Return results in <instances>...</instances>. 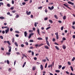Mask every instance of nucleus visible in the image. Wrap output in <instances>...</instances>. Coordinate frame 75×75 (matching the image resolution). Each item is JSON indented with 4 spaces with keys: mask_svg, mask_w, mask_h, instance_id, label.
I'll return each instance as SVG.
<instances>
[{
    "mask_svg": "<svg viewBox=\"0 0 75 75\" xmlns=\"http://www.w3.org/2000/svg\"><path fill=\"white\" fill-rule=\"evenodd\" d=\"M68 3L69 4H71V5H74V3H72V2L71 1H69L68 2Z\"/></svg>",
    "mask_w": 75,
    "mask_h": 75,
    "instance_id": "obj_1",
    "label": "nucleus"
},
{
    "mask_svg": "<svg viewBox=\"0 0 75 75\" xmlns=\"http://www.w3.org/2000/svg\"><path fill=\"white\" fill-rule=\"evenodd\" d=\"M9 31V28H8L7 30H5L6 34H7Z\"/></svg>",
    "mask_w": 75,
    "mask_h": 75,
    "instance_id": "obj_2",
    "label": "nucleus"
},
{
    "mask_svg": "<svg viewBox=\"0 0 75 75\" xmlns=\"http://www.w3.org/2000/svg\"><path fill=\"white\" fill-rule=\"evenodd\" d=\"M64 6L66 7H67V8H69V9H71V8H69V7H68L69 6L68 5H66L65 4H64Z\"/></svg>",
    "mask_w": 75,
    "mask_h": 75,
    "instance_id": "obj_3",
    "label": "nucleus"
},
{
    "mask_svg": "<svg viewBox=\"0 0 75 75\" xmlns=\"http://www.w3.org/2000/svg\"><path fill=\"white\" fill-rule=\"evenodd\" d=\"M26 13L27 15H30V14H31V12L30 11L28 12V11H27L26 12Z\"/></svg>",
    "mask_w": 75,
    "mask_h": 75,
    "instance_id": "obj_4",
    "label": "nucleus"
},
{
    "mask_svg": "<svg viewBox=\"0 0 75 75\" xmlns=\"http://www.w3.org/2000/svg\"><path fill=\"white\" fill-rule=\"evenodd\" d=\"M46 44L49 47H50V43H49V42L48 41H46Z\"/></svg>",
    "mask_w": 75,
    "mask_h": 75,
    "instance_id": "obj_5",
    "label": "nucleus"
},
{
    "mask_svg": "<svg viewBox=\"0 0 75 75\" xmlns=\"http://www.w3.org/2000/svg\"><path fill=\"white\" fill-rule=\"evenodd\" d=\"M40 68L41 70H42L43 69V66L42 64L40 65Z\"/></svg>",
    "mask_w": 75,
    "mask_h": 75,
    "instance_id": "obj_6",
    "label": "nucleus"
},
{
    "mask_svg": "<svg viewBox=\"0 0 75 75\" xmlns=\"http://www.w3.org/2000/svg\"><path fill=\"white\" fill-rule=\"evenodd\" d=\"M62 47H63V49H65V48H66V46H65V45H62Z\"/></svg>",
    "mask_w": 75,
    "mask_h": 75,
    "instance_id": "obj_7",
    "label": "nucleus"
},
{
    "mask_svg": "<svg viewBox=\"0 0 75 75\" xmlns=\"http://www.w3.org/2000/svg\"><path fill=\"white\" fill-rule=\"evenodd\" d=\"M37 39L38 40H43L42 38H38Z\"/></svg>",
    "mask_w": 75,
    "mask_h": 75,
    "instance_id": "obj_8",
    "label": "nucleus"
},
{
    "mask_svg": "<svg viewBox=\"0 0 75 75\" xmlns=\"http://www.w3.org/2000/svg\"><path fill=\"white\" fill-rule=\"evenodd\" d=\"M24 34H25V37H26L27 36V32L26 31L25 32Z\"/></svg>",
    "mask_w": 75,
    "mask_h": 75,
    "instance_id": "obj_9",
    "label": "nucleus"
},
{
    "mask_svg": "<svg viewBox=\"0 0 75 75\" xmlns=\"http://www.w3.org/2000/svg\"><path fill=\"white\" fill-rule=\"evenodd\" d=\"M37 24H38V22H36L35 23V27H37Z\"/></svg>",
    "mask_w": 75,
    "mask_h": 75,
    "instance_id": "obj_10",
    "label": "nucleus"
},
{
    "mask_svg": "<svg viewBox=\"0 0 75 75\" xmlns=\"http://www.w3.org/2000/svg\"><path fill=\"white\" fill-rule=\"evenodd\" d=\"M45 48H46V49H49V47H48V46H45Z\"/></svg>",
    "mask_w": 75,
    "mask_h": 75,
    "instance_id": "obj_11",
    "label": "nucleus"
},
{
    "mask_svg": "<svg viewBox=\"0 0 75 75\" xmlns=\"http://www.w3.org/2000/svg\"><path fill=\"white\" fill-rule=\"evenodd\" d=\"M25 64H26V62H25L24 64L23 65V68H24V66H25Z\"/></svg>",
    "mask_w": 75,
    "mask_h": 75,
    "instance_id": "obj_12",
    "label": "nucleus"
},
{
    "mask_svg": "<svg viewBox=\"0 0 75 75\" xmlns=\"http://www.w3.org/2000/svg\"><path fill=\"white\" fill-rule=\"evenodd\" d=\"M70 68H71V70L72 71H74V69L73 68V67L72 66H71Z\"/></svg>",
    "mask_w": 75,
    "mask_h": 75,
    "instance_id": "obj_13",
    "label": "nucleus"
},
{
    "mask_svg": "<svg viewBox=\"0 0 75 75\" xmlns=\"http://www.w3.org/2000/svg\"><path fill=\"white\" fill-rule=\"evenodd\" d=\"M15 44L16 45L17 47H18V44L17 43V42H15Z\"/></svg>",
    "mask_w": 75,
    "mask_h": 75,
    "instance_id": "obj_14",
    "label": "nucleus"
},
{
    "mask_svg": "<svg viewBox=\"0 0 75 75\" xmlns=\"http://www.w3.org/2000/svg\"><path fill=\"white\" fill-rule=\"evenodd\" d=\"M67 18V17H66V16H65L63 17V20H65Z\"/></svg>",
    "mask_w": 75,
    "mask_h": 75,
    "instance_id": "obj_15",
    "label": "nucleus"
},
{
    "mask_svg": "<svg viewBox=\"0 0 75 75\" xmlns=\"http://www.w3.org/2000/svg\"><path fill=\"white\" fill-rule=\"evenodd\" d=\"M55 47L56 49H57L58 50H59V48H58V46H55Z\"/></svg>",
    "mask_w": 75,
    "mask_h": 75,
    "instance_id": "obj_16",
    "label": "nucleus"
},
{
    "mask_svg": "<svg viewBox=\"0 0 75 75\" xmlns=\"http://www.w3.org/2000/svg\"><path fill=\"white\" fill-rule=\"evenodd\" d=\"M54 17L55 18H56V19H58V16H57V15H54Z\"/></svg>",
    "mask_w": 75,
    "mask_h": 75,
    "instance_id": "obj_17",
    "label": "nucleus"
},
{
    "mask_svg": "<svg viewBox=\"0 0 75 75\" xmlns=\"http://www.w3.org/2000/svg\"><path fill=\"white\" fill-rule=\"evenodd\" d=\"M7 62L8 64H10V62L8 60H7Z\"/></svg>",
    "mask_w": 75,
    "mask_h": 75,
    "instance_id": "obj_18",
    "label": "nucleus"
},
{
    "mask_svg": "<svg viewBox=\"0 0 75 75\" xmlns=\"http://www.w3.org/2000/svg\"><path fill=\"white\" fill-rule=\"evenodd\" d=\"M29 33H33V30H29Z\"/></svg>",
    "mask_w": 75,
    "mask_h": 75,
    "instance_id": "obj_19",
    "label": "nucleus"
},
{
    "mask_svg": "<svg viewBox=\"0 0 75 75\" xmlns=\"http://www.w3.org/2000/svg\"><path fill=\"white\" fill-rule=\"evenodd\" d=\"M55 72H56L59 73L60 72V71L59 70H55Z\"/></svg>",
    "mask_w": 75,
    "mask_h": 75,
    "instance_id": "obj_20",
    "label": "nucleus"
},
{
    "mask_svg": "<svg viewBox=\"0 0 75 75\" xmlns=\"http://www.w3.org/2000/svg\"><path fill=\"white\" fill-rule=\"evenodd\" d=\"M20 17V16H19V15H17L16 16V18H18V17Z\"/></svg>",
    "mask_w": 75,
    "mask_h": 75,
    "instance_id": "obj_21",
    "label": "nucleus"
},
{
    "mask_svg": "<svg viewBox=\"0 0 75 75\" xmlns=\"http://www.w3.org/2000/svg\"><path fill=\"white\" fill-rule=\"evenodd\" d=\"M62 65H60L58 67V69H60V68H62Z\"/></svg>",
    "mask_w": 75,
    "mask_h": 75,
    "instance_id": "obj_22",
    "label": "nucleus"
},
{
    "mask_svg": "<svg viewBox=\"0 0 75 75\" xmlns=\"http://www.w3.org/2000/svg\"><path fill=\"white\" fill-rule=\"evenodd\" d=\"M6 54H7V55H10L11 53H10V52H7L6 53Z\"/></svg>",
    "mask_w": 75,
    "mask_h": 75,
    "instance_id": "obj_23",
    "label": "nucleus"
},
{
    "mask_svg": "<svg viewBox=\"0 0 75 75\" xmlns=\"http://www.w3.org/2000/svg\"><path fill=\"white\" fill-rule=\"evenodd\" d=\"M50 28H51V27H50V26L47 28L46 29V30H48L49 29H50Z\"/></svg>",
    "mask_w": 75,
    "mask_h": 75,
    "instance_id": "obj_24",
    "label": "nucleus"
},
{
    "mask_svg": "<svg viewBox=\"0 0 75 75\" xmlns=\"http://www.w3.org/2000/svg\"><path fill=\"white\" fill-rule=\"evenodd\" d=\"M7 43H8V44H9V45H11V43H10V41H7Z\"/></svg>",
    "mask_w": 75,
    "mask_h": 75,
    "instance_id": "obj_25",
    "label": "nucleus"
},
{
    "mask_svg": "<svg viewBox=\"0 0 75 75\" xmlns=\"http://www.w3.org/2000/svg\"><path fill=\"white\" fill-rule=\"evenodd\" d=\"M45 38L46 41H48V37H46Z\"/></svg>",
    "mask_w": 75,
    "mask_h": 75,
    "instance_id": "obj_26",
    "label": "nucleus"
},
{
    "mask_svg": "<svg viewBox=\"0 0 75 75\" xmlns=\"http://www.w3.org/2000/svg\"><path fill=\"white\" fill-rule=\"evenodd\" d=\"M0 18L1 19H4V17H3V16L1 17H0Z\"/></svg>",
    "mask_w": 75,
    "mask_h": 75,
    "instance_id": "obj_27",
    "label": "nucleus"
},
{
    "mask_svg": "<svg viewBox=\"0 0 75 75\" xmlns=\"http://www.w3.org/2000/svg\"><path fill=\"white\" fill-rule=\"evenodd\" d=\"M8 71H9V72H11V69H8Z\"/></svg>",
    "mask_w": 75,
    "mask_h": 75,
    "instance_id": "obj_28",
    "label": "nucleus"
},
{
    "mask_svg": "<svg viewBox=\"0 0 75 75\" xmlns=\"http://www.w3.org/2000/svg\"><path fill=\"white\" fill-rule=\"evenodd\" d=\"M44 44L43 43L39 45V47H41V46H42V45H44Z\"/></svg>",
    "mask_w": 75,
    "mask_h": 75,
    "instance_id": "obj_29",
    "label": "nucleus"
},
{
    "mask_svg": "<svg viewBox=\"0 0 75 75\" xmlns=\"http://www.w3.org/2000/svg\"><path fill=\"white\" fill-rule=\"evenodd\" d=\"M11 10H14V7H11V8H10Z\"/></svg>",
    "mask_w": 75,
    "mask_h": 75,
    "instance_id": "obj_30",
    "label": "nucleus"
},
{
    "mask_svg": "<svg viewBox=\"0 0 75 75\" xmlns=\"http://www.w3.org/2000/svg\"><path fill=\"white\" fill-rule=\"evenodd\" d=\"M75 57H73V59H72V61H74V60H75Z\"/></svg>",
    "mask_w": 75,
    "mask_h": 75,
    "instance_id": "obj_31",
    "label": "nucleus"
},
{
    "mask_svg": "<svg viewBox=\"0 0 75 75\" xmlns=\"http://www.w3.org/2000/svg\"><path fill=\"white\" fill-rule=\"evenodd\" d=\"M16 12V10H13L12 11V13H14Z\"/></svg>",
    "mask_w": 75,
    "mask_h": 75,
    "instance_id": "obj_32",
    "label": "nucleus"
},
{
    "mask_svg": "<svg viewBox=\"0 0 75 75\" xmlns=\"http://www.w3.org/2000/svg\"><path fill=\"white\" fill-rule=\"evenodd\" d=\"M42 6H41L38 8V9H42Z\"/></svg>",
    "mask_w": 75,
    "mask_h": 75,
    "instance_id": "obj_33",
    "label": "nucleus"
},
{
    "mask_svg": "<svg viewBox=\"0 0 75 75\" xmlns=\"http://www.w3.org/2000/svg\"><path fill=\"white\" fill-rule=\"evenodd\" d=\"M7 6H8V7H10V4H7Z\"/></svg>",
    "mask_w": 75,
    "mask_h": 75,
    "instance_id": "obj_34",
    "label": "nucleus"
},
{
    "mask_svg": "<svg viewBox=\"0 0 75 75\" xmlns=\"http://www.w3.org/2000/svg\"><path fill=\"white\" fill-rule=\"evenodd\" d=\"M30 42H34V40H30Z\"/></svg>",
    "mask_w": 75,
    "mask_h": 75,
    "instance_id": "obj_35",
    "label": "nucleus"
},
{
    "mask_svg": "<svg viewBox=\"0 0 75 75\" xmlns=\"http://www.w3.org/2000/svg\"><path fill=\"white\" fill-rule=\"evenodd\" d=\"M35 69V67H33V71H34Z\"/></svg>",
    "mask_w": 75,
    "mask_h": 75,
    "instance_id": "obj_36",
    "label": "nucleus"
},
{
    "mask_svg": "<svg viewBox=\"0 0 75 75\" xmlns=\"http://www.w3.org/2000/svg\"><path fill=\"white\" fill-rule=\"evenodd\" d=\"M14 41H15V40H14V38H13L12 42H14Z\"/></svg>",
    "mask_w": 75,
    "mask_h": 75,
    "instance_id": "obj_37",
    "label": "nucleus"
},
{
    "mask_svg": "<svg viewBox=\"0 0 75 75\" xmlns=\"http://www.w3.org/2000/svg\"><path fill=\"white\" fill-rule=\"evenodd\" d=\"M12 4H14V0H13L12 1Z\"/></svg>",
    "mask_w": 75,
    "mask_h": 75,
    "instance_id": "obj_38",
    "label": "nucleus"
},
{
    "mask_svg": "<svg viewBox=\"0 0 75 75\" xmlns=\"http://www.w3.org/2000/svg\"><path fill=\"white\" fill-rule=\"evenodd\" d=\"M33 48H34V47L33 46H31L30 48V49H33Z\"/></svg>",
    "mask_w": 75,
    "mask_h": 75,
    "instance_id": "obj_39",
    "label": "nucleus"
},
{
    "mask_svg": "<svg viewBox=\"0 0 75 75\" xmlns=\"http://www.w3.org/2000/svg\"><path fill=\"white\" fill-rule=\"evenodd\" d=\"M65 68V67L64 66L62 68V69H64Z\"/></svg>",
    "mask_w": 75,
    "mask_h": 75,
    "instance_id": "obj_40",
    "label": "nucleus"
},
{
    "mask_svg": "<svg viewBox=\"0 0 75 75\" xmlns=\"http://www.w3.org/2000/svg\"><path fill=\"white\" fill-rule=\"evenodd\" d=\"M66 74H68V75H69V73L68 72V71H66Z\"/></svg>",
    "mask_w": 75,
    "mask_h": 75,
    "instance_id": "obj_41",
    "label": "nucleus"
},
{
    "mask_svg": "<svg viewBox=\"0 0 75 75\" xmlns=\"http://www.w3.org/2000/svg\"><path fill=\"white\" fill-rule=\"evenodd\" d=\"M31 37V35H30H30L28 37V38H30Z\"/></svg>",
    "mask_w": 75,
    "mask_h": 75,
    "instance_id": "obj_42",
    "label": "nucleus"
},
{
    "mask_svg": "<svg viewBox=\"0 0 75 75\" xmlns=\"http://www.w3.org/2000/svg\"><path fill=\"white\" fill-rule=\"evenodd\" d=\"M0 4L1 5H4V4L3 2H0Z\"/></svg>",
    "mask_w": 75,
    "mask_h": 75,
    "instance_id": "obj_43",
    "label": "nucleus"
},
{
    "mask_svg": "<svg viewBox=\"0 0 75 75\" xmlns=\"http://www.w3.org/2000/svg\"><path fill=\"white\" fill-rule=\"evenodd\" d=\"M13 28H11L10 29V31H13Z\"/></svg>",
    "mask_w": 75,
    "mask_h": 75,
    "instance_id": "obj_44",
    "label": "nucleus"
},
{
    "mask_svg": "<svg viewBox=\"0 0 75 75\" xmlns=\"http://www.w3.org/2000/svg\"><path fill=\"white\" fill-rule=\"evenodd\" d=\"M49 22H50V23H52V21L51 20H49Z\"/></svg>",
    "mask_w": 75,
    "mask_h": 75,
    "instance_id": "obj_45",
    "label": "nucleus"
},
{
    "mask_svg": "<svg viewBox=\"0 0 75 75\" xmlns=\"http://www.w3.org/2000/svg\"><path fill=\"white\" fill-rule=\"evenodd\" d=\"M23 56H24L25 58H27V57L25 54H23Z\"/></svg>",
    "mask_w": 75,
    "mask_h": 75,
    "instance_id": "obj_46",
    "label": "nucleus"
},
{
    "mask_svg": "<svg viewBox=\"0 0 75 75\" xmlns=\"http://www.w3.org/2000/svg\"><path fill=\"white\" fill-rule=\"evenodd\" d=\"M63 29H64V26L62 27L61 28V30H63Z\"/></svg>",
    "mask_w": 75,
    "mask_h": 75,
    "instance_id": "obj_47",
    "label": "nucleus"
},
{
    "mask_svg": "<svg viewBox=\"0 0 75 75\" xmlns=\"http://www.w3.org/2000/svg\"><path fill=\"white\" fill-rule=\"evenodd\" d=\"M34 60H37V58L36 57H34Z\"/></svg>",
    "mask_w": 75,
    "mask_h": 75,
    "instance_id": "obj_48",
    "label": "nucleus"
},
{
    "mask_svg": "<svg viewBox=\"0 0 75 75\" xmlns=\"http://www.w3.org/2000/svg\"><path fill=\"white\" fill-rule=\"evenodd\" d=\"M15 35L17 37H19V35L18 34H16Z\"/></svg>",
    "mask_w": 75,
    "mask_h": 75,
    "instance_id": "obj_49",
    "label": "nucleus"
},
{
    "mask_svg": "<svg viewBox=\"0 0 75 75\" xmlns=\"http://www.w3.org/2000/svg\"><path fill=\"white\" fill-rule=\"evenodd\" d=\"M47 67V63H46L45 65V68H46Z\"/></svg>",
    "mask_w": 75,
    "mask_h": 75,
    "instance_id": "obj_50",
    "label": "nucleus"
},
{
    "mask_svg": "<svg viewBox=\"0 0 75 75\" xmlns=\"http://www.w3.org/2000/svg\"><path fill=\"white\" fill-rule=\"evenodd\" d=\"M25 43L27 45H28V42H25Z\"/></svg>",
    "mask_w": 75,
    "mask_h": 75,
    "instance_id": "obj_51",
    "label": "nucleus"
},
{
    "mask_svg": "<svg viewBox=\"0 0 75 75\" xmlns=\"http://www.w3.org/2000/svg\"><path fill=\"white\" fill-rule=\"evenodd\" d=\"M58 32L55 33V35H58Z\"/></svg>",
    "mask_w": 75,
    "mask_h": 75,
    "instance_id": "obj_52",
    "label": "nucleus"
},
{
    "mask_svg": "<svg viewBox=\"0 0 75 75\" xmlns=\"http://www.w3.org/2000/svg\"><path fill=\"white\" fill-rule=\"evenodd\" d=\"M54 6H52L51 8V10H53V9H54Z\"/></svg>",
    "mask_w": 75,
    "mask_h": 75,
    "instance_id": "obj_53",
    "label": "nucleus"
},
{
    "mask_svg": "<svg viewBox=\"0 0 75 75\" xmlns=\"http://www.w3.org/2000/svg\"><path fill=\"white\" fill-rule=\"evenodd\" d=\"M56 38L57 39H58L59 38V37L58 36V35H56Z\"/></svg>",
    "mask_w": 75,
    "mask_h": 75,
    "instance_id": "obj_54",
    "label": "nucleus"
},
{
    "mask_svg": "<svg viewBox=\"0 0 75 75\" xmlns=\"http://www.w3.org/2000/svg\"><path fill=\"white\" fill-rule=\"evenodd\" d=\"M0 38L1 39H3V36H1Z\"/></svg>",
    "mask_w": 75,
    "mask_h": 75,
    "instance_id": "obj_55",
    "label": "nucleus"
},
{
    "mask_svg": "<svg viewBox=\"0 0 75 75\" xmlns=\"http://www.w3.org/2000/svg\"><path fill=\"white\" fill-rule=\"evenodd\" d=\"M21 47H24V44H22L21 45Z\"/></svg>",
    "mask_w": 75,
    "mask_h": 75,
    "instance_id": "obj_56",
    "label": "nucleus"
},
{
    "mask_svg": "<svg viewBox=\"0 0 75 75\" xmlns=\"http://www.w3.org/2000/svg\"><path fill=\"white\" fill-rule=\"evenodd\" d=\"M59 23H62V21H58Z\"/></svg>",
    "mask_w": 75,
    "mask_h": 75,
    "instance_id": "obj_57",
    "label": "nucleus"
},
{
    "mask_svg": "<svg viewBox=\"0 0 75 75\" xmlns=\"http://www.w3.org/2000/svg\"><path fill=\"white\" fill-rule=\"evenodd\" d=\"M16 60H15L14 62V65L15 66V65H16Z\"/></svg>",
    "mask_w": 75,
    "mask_h": 75,
    "instance_id": "obj_58",
    "label": "nucleus"
},
{
    "mask_svg": "<svg viewBox=\"0 0 75 75\" xmlns=\"http://www.w3.org/2000/svg\"><path fill=\"white\" fill-rule=\"evenodd\" d=\"M68 64L69 65H71V62H68Z\"/></svg>",
    "mask_w": 75,
    "mask_h": 75,
    "instance_id": "obj_59",
    "label": "nucleus"
},
{
    "mask_svg": "<svg viewBox=\"0 0 75 75\" xmlns=\"http://www.w3.org/2000/svg\"><path fill=\"white\" fill-rule=\"evenodd\" d=\"M62 39L63 40H66V38H62Z\"/></svg>",
    "mask_w": 75,
    "mask_h": 75,
    "instance_id": "obj_60",
    "label": "nucleus"
},
{
    "mask_svg": "<svg viewBox=\"0 0 75 75\" xmlns=\"http://www.w3.org/2000/svg\"><path fill=\"white\" fill-rule=\"evenodd\" d=\"M25 2H23V3H22V4L23 5H25Z\"/></svg>",
    "mask_w": 75,
    "mask_h": 75,
    "instance_id": "obj_61",
    "label": "nucleus"
},
{
    "mask_svg": "<svg viewBox=\"0 0 75 75\" xmlns=\"http://www.w3.org/2000/svg\"><path fill=\"white\" fill-rule=\"evenodd\" d=\"M72 28L73 29H75V26H72Z\"/></svg>",
    "mask_w": 75,
    "mask_h": 75,
    "instance_id": "obj_62",
    "label": "nucleus"
},
{
    "mask_svg": "<svg viewBox=\"0 0 75 75\" xmlns=\"http://www.w3.org/2000/svg\"><path fill=\"white\" fill-rule=\"evenodd\" d=\"M53 41H55V39L53 38Z\"/></svg>",
    "mask_w": 75,
    "mask_h": 75,
    "instance_id": "obj_63",
    "label": "nucleus"
},
{
    "mask_svg": "<svg viewBox=\"0 0 75 75\" xmlns=\"http://www.w3.org/2000/svg\"><path fill=\"white\" fill-rule=\"evenodd\" d=\"M71 75H75V74H73L72 73H71L70 74Z\"/></svg>",
    "mask_w": 75,
    "mask_h": 75,
    "instance_id": "obj_64",
    "label": "nucleus"
}]
</instances>
